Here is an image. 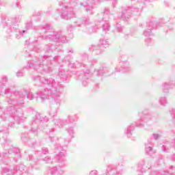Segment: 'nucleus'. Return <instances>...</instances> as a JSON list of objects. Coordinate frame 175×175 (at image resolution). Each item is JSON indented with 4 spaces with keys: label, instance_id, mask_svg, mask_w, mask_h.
Wrapping results in <instances>:
<instances>
[{
    "label": "nucleus",
    "instance_id": "6e6552de",
    "mask_svg": "<svg viewBox=\"0 0 175 175\" xmlns=\"http://www.w3.org/2000/svg\"><path fill=\"white\" fill-rule=\"evenodd\" d=\"M124 163V159H118V165H109L107 168L106 175H123L124 169L121 168Z\"/></svg>",
    "mask_w": 175,
    "mask_h": 175
},
{
    "label": "nucleus",
    "instance_id": "4468645a",
    "mask_svg": "<svg viewBox=\"0 0 175 175\" xmlns=\"http://www.w3.org/2000/svg\"><path fill=\"white\" fill-rule=\"evenodd\" d=\"M146 25L148 29L144 31V35L147 38L146 39H145V42L146 43H147V45L148 46V44L151 43V38H150L149 36H151V31H152L154 28H157V24L154 23V21H150L146 23Z\"/></svg>",
    "mask_w": 175,
    "mask_h": 175
},
{
    "label": "nucleus",
    "instance_id": "37998d69",
    "mask_svg": "<svg viewBox=\"0 0 175 175\" xmlns=\"http://www.w3.org/2000/svg\"><path fill=\"white\" fill-rule=\"evenodd\" d=\"M90 64H88V66H92L94 65H95V64H96V60L95 59H92L91 62H90Z\"/></svg>",
    "mask_w": 175,
    "mask_h": 175
},
{
    "label": "nucleus",
    "instance_id": "f8f14e48",
    "mask_svg": "<svg viewBox=\"0 0 175 175\" xmlns=\"http://www.w3.org/2000/svg\"><path fill=\"white\" fill-rule=\"evenodd\" d=\"M47 121H49V118L46 116H45V118H42L40 116V113H36L31 121V129L30 132L32 133H36L38 132L39 124H40V122H47Z\"/></svg>",
    "mask_w": 175,
    "mask_h": 175
},
{
    "label": "nucleus",
    "instance_id": "aec40b11",
    "mask_svg": "<svg viewBox=\"0 0 175 175\" xmlns=\"http://www.w3.org/2000/svg\"><path fill=\"white\" fill-rule=\"evenodd\" d=\"M145 151H146V154H147V155H149L150 157L155 154V150L152 149V145H151V144H145Z\"/></svg>",
    "mask_w": 175,
    "mask_h": 175
},
{
    "label": "nucleus",
    "instance_id": "20e7f679",
    "mask_svg": "<svg viewBox=\"0 0 175 175\" xmlns=\"http://www.w3.org/2000/svg\"><path fill=\"white\" fill-rule=\"evenodd\" d=\"M138 116L141 117L138 122L136 124H131L126 129L124 133L127 135V137H131V136H132V133L135 131V125L139 126V128H144L146 124H151L152 121L155 120V116H153L151 114L143 115V113L139 112Z\"/></svg>",
    "mask_w": 175,
    "mask_h": 175
},
{
    "label": "nucleus",
    "instance_id": "ea45409f",
    "mask_svg": "<svg viewBox=\"0 0 175 175\" xmlns=\"http://www.w3.org/2000/svg\"><path fill=\"white\" fill-rule=\"evenodd\" d=\"M12 6H13L14 8H21V6H20V2L16 1V3H14L12 4Z\"/></svg>",
    "mask_w": 175,
    "mask_h": 175
},
{
    "label": "nucleus",
    "instance_id": "58836bf2",
    "mask_svg": "<svg viewBox=\"0 0 175 175\" xmlns=\"http://www.w3.org/2000/svg\"><path fill=\"white\" fill-rule=\"evenodd\" d=\"M42 161H44V162H46V163H50L51 159L49 157H46L44 159H42Z\"/></svg>",
    "mask_w": 175,
    "mask_h": 175
},
{
    "label": "nucleus",
    "instance_id": "6e6d98bb",
    "mask_svg": "<svg viewBox=\"0 0 175 175\" xmlns=\"http://www.w3.org/2000/svg\"><path fill=\"white\" fill-rule=\"evenodd\" d=\"M68 53H71V54H72L73 50L72 49L69 50Z\"/></svg>",
    "mask_w": 175,
    "mask_h": 175
},
{
    "label": "nucleus",
    "instance_id": "cd10ccee",
    "mask_svg": "<svg viewBox=\"0 0 175 175\" xmlns=\"http://www.w3.org/2000/svg\"><path fill=\"white\" fill-rule=\"evenodd\" d=\"M12 151H13L14 152H15L16 157H18V158H20V154L18 153V150H17V148H12V149H10V150H8V154H10V152H12Z\"/></svg>",
    "mask_w": 175,
    "mask_h": 175
},
{
    "label": "nucleus",
    "instance_id": "4c0bfd02",
    "mask_svg": "<svg viewBox=\"0 0 175 175\" xmlns=\"http://www.w3.org/2000/svg\"><path fill=\"white\" fill-rule=\"evenodd\" d=\"M42 152L46 155V154H49V149L47 148H42Z\"/></svg>",
    "mask_w": 175,
    "mask_h": 175
},
{
    "label": "nucleus",
    "instance_id": "bb28decb",
    "mask_svg": "<svg viewBox=\"0 0 175 175\" xmlns=\"http://www.w3.org/2000/svg\"><path fill=\"white\" fill-rule=\"evenodd\" d=\"M2 175H13V172L9 168H3L2 170Z\"/></svg>",
    "mask_w": 175,
    "mask_h": 175
},
{
    "label": "nucleus",
    "instance_id": "dca6fc26",
    "mask_svg": "<svg viewBox=\"0 0 175 175\" xmlns=\"http://www.w3.org/2000/svg\"><path fill=\"white\" fill-rule=\"evenodd\" d=\"M175 85V79L170 78L168 82H165L161 85L163 94H167L170 90H173Z\"/></svg>",
    "mask_w": 175,
    "mask_h": 175
},
{
    "label": "nucleus",
    "instance_id": "9b49d317",
    "mask_svg": "<svg viewBox=\"0 0 175 175\" xmlns=\"http://www.w3.org/2000/svg\"><path fill=\"white\" fill-rule=\"evenodd\" d=\"M59 2V6L62 10V18H64V20H69L73 17H75V12H73V9L68 8L66 5L62 3V1L64 0H58Z\"/></svg>",
    "mask_w": 175,
    "mask_h": 175
},
{
    "label": "nucleus",
    "instance_id": "5fc2aeb1",
    "mask_svg": "<svg viewBox=\"0 0 175 175\" xmlns=\"http://www.w3.org/2000/svg\"><path fill=\"white\" fill-rule=\"evenodd\" d=\"M64 62L65 64H70V61L66 59L64 60Z\"/></svg>",
    "mask_w": 175,
    "mask_h": 175
},
{
    "label": "nucleus",
    "instance_id": "ddd939ff",
    "mask_svg": "<svg viewBox=\"0 0 175 175\" xmlns=\"http://www.w3.org/2000/svg\"><path fill=\"white\" fill-rule=\"evenodd\" d=\"M131 12H140V8H135L133 6L126 7L122 11L121 18L124 21H128L130 17L132 16Z\"/></svg>",
    "mask_w": 175,
    "mask_h": 175
},
{
    "label": "nucleus",
    "instance_id": "a19ab883",
    "mask_svg": "<svg viewBox=\"0 0 175 175\" xmlns=\"http://www.w3.org/2000/svg\"><path fill=\"white\" fill-rule=\"evenodd\" d=\"M33 16L36 17H39V16H42V12H36L33 14Z\"/></svg>",
    "mask_w": 175,
    "mask_h": 175
},
{
    "label": "nucleus",
    "instance_id": "de8ad7c7",
    "mask_svg": "<svg viewBox=\"0 0 175 175\" xmlns=\"http://www.w3.org/2000/svg\"><path fill=\"white\" fill-rule=\"evenodd\" d=\"M48 139L49 140V142H53L54 140V137H51V135H49Z\"/></svg>",
    "mask_w": 175,
    "mask_h": 175
},
{
    "label": "nucleus",
    "instance_id": "4be33fe9",
    "mask_svg": "<svg viewBox=\"0 0 175 175\" xmlns=\"http://www.w3.org/2000/svg\"><path fill=\"white\" fill-rule=\"evenodd\" d=\"M29 161H31L30 165L31 166V169H38L37 167L38 162H39V159H32V155H29Z\"/></svg>",
    "mask_w": 175,
    "mask_h": 175
},
{
    "label": "nucleus",
    "instance_id": "2f4dec72",
    "mask_svg": "<svg viewBox=\"0 0 175 175\" xmlns=\"http://www.w3.org/2000/svg\"><path fill=\"white\" fill-rule=\"evenodd\" d=\"M109 9L106 8L104 10V18H103V21H107V20H106V17H109Z\"/></svg>",
    "mask_w": 175,
    "mask_h": 175
},
{
    "label": "nucleus",
    "instance_id": "0eeeda50",
    "mask_svg": "<svg viewBox=\"0 0 175 175\" xmlns=\"http://www.w3.org/2000/svg\"><path fill=\"white\" fill-rule=\"evenodd\" d=\"M20 20H21V16L16 15L14 18L6 17L2 20L1 23L10 29V32H13L17 29V23H20Z\"/></svg>",
    "mask_w": 175,
    "mask_h": 175
},
{
    "label": "nucleus",
    "instance_id": "f257e3e1",
    "mask_svg": "<svg viewBox=\"0 0 175 175\" xmlns=\"http://www.w3.org/2000/svg\"><path fill=\"white\" fill-rule=\"evenodd\" d=\"M4 94L8 95V96H11V98H7L5 100L7 103L12 105V106L8 109L11 116H6L2 108H0V118L10 122L12 124H12H14V122H18V124L25 122V120H27V116L24 113V111L20 108L17 109V107H22L23 105H24V98L27 92L24 90H14V88L12 86L7 88L5 90ZM0 132L9 133L7 128L2 129L0 127Z\"/></svg>",
    "mask_w": 175,
    "mask_h": 175
},
{
    "label": "nucleus",
    "instance_id": "7c9ffc66",
    "mask_svg": "<svg viewBox=\"0 0 175 175\" xmlns=\"http://www.w3.org/2000/svg\"><path fill=\"white\" fill-rule=\"evenodd\" d=\"M25 76V72L19 70L16 72V77H24Z\"/></svg>",
    "mask_w": 175,
    "mask_h": 175
},
{
    "label": "nucleus",
    "instance_id": "c85d7f7f",
    "mask_svg": "<svg viewBox=\"0 0 175 175\" xmlns=\"http://www.w3.org/2000/svg\"><path fill=\"white\" fill-rule=\"evenodd\" d=\"M110 29V25L109 23H106L105 24H103V31L104 32H107Z\"/></svg>",
    "mask_w": 175,
    "mask_h": 175
},
{
    "label": "nucleus",
    "instance_id": "b1692460",
    "mask_svg": "<svg viewBox=\"0 0 175 175\" xmlns=\"http://www.w3.org/2000/svg\"><path fill=\"white\" fill-rule=\"evenodd\" d=\"M88 21H90V19L88 18H83L82 19H79L76 22L75 27H80V24H88Z\"/></svg>",
    "mask_w": 175,
    "mask_h": 175
},
{
    "label": "nucleus",
    "instance_id": "a878e982",
    "mask_svg": "<svg viewBox=\"0 0 175 175\" xmlns=\"http://www.w3.org/2000/svg\"><path fill=\"white\" fill-rule=\"evenodd\" d=\"M8 81V77H3L0 81V88L2 89L5 87V84H6V82Z\"/></svg>",
    "mask_w": 175,
    "mask_h": 175
},
{
    "label": "nucleus",
    "instance_id": "7ed1b4c3",
    "mask_svg": "<svg viewBox=\"0 0 175 175\" xmlns=\"http://www.w3.org/2000/svg\"><path fill=\"white\" fill-rule=\"evenodd\" d=\"M57 152L58 154H56L53 161L58 163L59 166H55L49 170V173L51 175H63L64 174V166H65L66 163V158L65 154H66V151L64 150V148L60 146L56 149Z\"/></svg>",
    "mask_w": 175,
    "mask_h": 175
},
{
    "label": "nucleus",
    "instance_id": "a18cd8bd",
    "mask_svg": "<svg viewBox=\"0 0 175 175\" xmlns=\"http://www.w3.org/2000/svg\"><path fill=\"white\" fill-rule=\"evenodd\" d=\"M90 29H91L90 33L92 32H96V29H98V27L96 26H95Z\"/></svg>",
    "mask_w": 175,
    "mask_h": 175
},
{
    "label": "nucleus",
    "instance_id": "412c9836",
    "mask_svg": "<svg viewBox=\"0 0 175 175\" xmlns=\"http://www.w3.org/2000/svg\"><path fill=\"white\" fill-rule=\"evenodd\" d=\"M91 71L89 69L84 70L83 73H81V75H79V79L81 80H87L90 76H91Z\"/></svg>",
    "mask_w": 175,
    "mask_h": 175
},
{
    "label": "nucleus",
    "instance_id": "79ce46f5",
    "mask_svg": "<svg viewBox=\"0 0 175 175\" xmlns=\"http://www.w3.org/2000/svg\"><path fill=\"white\" fill-rule=\"evenodd\" d=\"M152 136H153V139H154V140H158V139H159V134L154 133L152 135Z\"/></svg>",
    "mask_w": 175,
    "mask_h": 175
},
{
    "label": "nucleus",
    "instance_id": "e433bc0d",
    "mask_svg": "<svg viewBox=\"0 0 175 175\" xmlns=\"http://www.w3.org/2000/svg\"><path fill=\"white\" fill-rule=\"evenodd\" d=\"M21 139L24 142V143H25L27 142V140H28V137L24 134H22Z\"/></svg>",
    "mask_w": 175,
    "mask_h": 175
},
{
    "label": "nucleus",
    "instance_id": "49530a36",
    "mask_svg": "<svg viewBox=\"0 0 175 175\" xmlns=\"http://www.w3.org/2000/svg\"><path fill=\"white\" fill-rule=\"evenodd\" d=\"M90 175H98V171L96 170L91 171V172L90 173Z\"/></svg>",
    "mask_w": 175,
    "mask_h": 175
},
{
    "label": "nucleus",
    "instance_id": "4d7b16f0",
    "mask_svg": "<svg viewBox=\"0 0 175 175\" xmlns=\"http://www.w3.org/2000/svg\"><path fill=\"white\" fill-rule=\"evenodd\" d=\"M45 59H51V57H44Z\"/></svg>",
    "mask_w": 175,
    "mask_h": 175
},
{
    "label": "nucleus",
    "instance_id": "473e14b6",
    "mask_svg": "<svg viewBox=\"0 0 175 175\" xmlns=\"http://www.w3.org/2000/svg\"><path fill=\"white\" fill-rule=\"evenodd\" d=\"M57 109H55V111H53V109H51L50 111H49V116L51 117H55L57 114Z\"/></svg>",
    "mask_w": 175,
    "mask_h": 175
},
{
    "label": "nucleus",
    "instance_id": "09e8293b",
    "mask_svg": "<svg viewBox=\"0 0 175 175\" xmlns=\"http://www.w3.org/2000/svg\"><path fill=\"white\" fill-rule=\"evenodd\" d=\"M59 76H64V77H66V75H64V72H62V71H59Z\"/></svg>",
    "mask_w": 175,
    "mask_h": 175
},
{
    "label": "nucleus",
    "instance_id": "9d476101",
    "mask_svg": "<svg viewBox=\"0 0 175 175\" xmlns=\"http://www.w3.org/2000/svg\"><path fill=\"white\" fill-rule=\"evenodd\" d=\"M29 68H30V69H34V70H36L38 73H43V72L49 73V72H50V67L43 66V64H42V60L40 59L36 61L33 60L29 64Z\"/></svg>",
    "mask_w": 175,
    "mask_h": 175
},
{
    "label": "nucleus",
    "instance_id": "f3484780",
    "mask_svg": "<svg viewBox=\"0 0 175 175\" xmlns=\"http://www.w3.org/2000/svg\"><path fill=\"white\" fill-rule=\"evenodd\" d=\"M151 162L146 160L141 161L138 164V169L141 173H146L147 170L151 169Z\"/></svg>",
    "mask_w": 175,
    "mask_h": 175
},
{
    "label": "nucleus",
    "instance_id": "e2e57ef3",
    "mask_svg": "<svg viewBox=\"0 0 175 175\" xmlns=\"http://www.w3.org/2000/svg\"><path fill=\"white\" fill-rule=\"evenodd\" d=\"M67 59H69V57H68Z\"/></svg>",
    "mask_w": 175,
    "mask_h": 175
},
{
    "label": "nucleus",
    "instance_id": "13d9d810",
    "mask_svg": "<svg viewBox=\"0 0 175 175\" xmlns=\"http://www.w3.org/2000/svg\"><path fill=\"white\" fill-rule=\"evenodd\" d=\"M124 38L126 39L128 38V35H125Z\"/></svg>",
    "mask_w": 175,
    "mask_h": 175
},
{
    "label": "nucleus",
    "instance_id": "5701e85b",
    "mask_svg": "<svg viewBox=\"0 0 175 175\" xmlns=\"http://www.w3.org/2000/svg\"><path fill=\"white\" fill-rule=\"evenodd\" d=\"M159 103L161 105V106H167V103H169V102L167 101V97L165 96H161L159 98Z\"/></svg>",
    "mask_w": 175,
    "mask_h": 175
},
{
    "label": "nucleus",
    "instance_id": "bf43d9fd",
    "mask_svg": "<svg viewBox=\"0 0 175 175\" xmlns=\"http://www.w3.org/2000/svg\"><path fill=\"white\" fill-rule=\"evenodd\" d=\"M174 144H175V142H174V143H172V145H173V146H174Z\"/></svg>",
    "mask_w": 175,
    "mask_h": 175
},
{
    "label": "nucleus",
    "instance_id": "052dcab7",
    "mask_svg": "<svg viewBox=\"0 0 175 175\" xmlns=\"http://www.w3.org/2000/svg\"><path fill=\"white\" fill-rule=\"evenodd\" d=\"M14 159H15L16 161H17V158L15 157Z\"/></svg>",
    "mask_w": 175,
    "mask_h": 175
},
{
    "label": "nucleus",
    "instance_id": "a211bd4d",
    "mask_svg": "<svg viewBox=\"0 0 175 175\" xmlns=\"http://www.w3.org/2000/svg\"><path fill=\"white\" fill-rule=\"evenodd\" d=\"M109 72H110V70L107 67H102L94 70L96 76L98 77L100 76H109Z\"/></svg>",
    "mask_w": 175,
    "mask_h": 175
},
{
    "label": "nucleus",
    "instance_id": "864d4df0",
    "mask_svg": "<svg viewBox=\"0 0 175 175\" xmlns=\"http://www.w3.org/2000/svg\"><path fill=\"white\" fill-rule=\"evenodd\" d=\"M82 84H83V85H84L85 87L87 86V81H83L82 82Z\"/></svg>",
    "mask_w": 175,
    "mask_h": 175
},
{
    "label": "nucleus",
    "instance_id": "603ef678",
    "mask_svg": "<svg viewBox=\"0 0 175 175\" xmlns=\"http://www.w3.org/2000/svg\"><path fill=\"white\" fill-rule=\"evenodd\" d=\"M23 167H24V165H21L19 166V170H20L21 172H23V170H21Z\"/></svg>",
    "mask_w": 175,
    "mask_h": 175
},
{
    "label": "nucleus",
    "instance_id": "f03ea898",
    "mask_svg": "<svg viewBox=\"0 0 175 175\" xmlns=\"http://www.w3.org/2000/svg\"><path fill=\"white\" fill-rule=\"evenodd\" d=\"M32 79L38 87H46L43 91L37 92V99L40 98L43 101L52 98L56 105H61V102H62L61 98L62 85L59 82H56L53 78L45 79L40 76H33Z\"/></svg>",
    "mask_w": 175,
    "mask_h": 175
},
{
    "label": "nucleus",
    "instance_id": "f704fd0d",
    "mask_svg": "<svg viewBox=\"0 0 175 175\" xmlns=\"http://www.w3.org/2000/svg\"><path fill=\"white\" fill-rule=\"evenodd\" d=\"M27 99H29V100H32L33 99V94L31 92H29L27 94Z\"/></svg>",
    "mask_w": 175,
    "mask_h": 175
},
{
    "label": "nucleus",
    "instance_id": "680f3d73",
    "mask_svg": "<svg viewBox=\"0 0 175 175\" xmlns=\"http://www.w3.org/2000/svg\"><path fill=\"white\" fill-rule=\"evenodd\" d=\"M171 169H173V166H171Z\"/></svg>",
    "mask_w": 175,
    "mask_h": 175
},
{
    "label": "nucleus",
    "instance_id": "393cba45",
    "mask_svg": "<svg viewBox=\"0 0 175 175\" xmlns=\"http://www.w3.org/2000/svg\"><path fill=\"white\" fill-rule=\"evenodd\" d=\"M169 115L171 118L172 122H173V124H175V108L174 107L170 108L169 109Z\"/></svg>",
    "mask_w": 175,
    "mask_h": 175
},
{
    "label": "nucleus",
    "instance_id": "c756f323",
    "mask_svg": "<svg viewBox=\"0 0 175 175\" xmlns=\"http://www.w3.org/2000/svg\"><path fill=\"white\" fill-rule=\"evenodd\" d=\"M115 29L117 32H122V26L120 23H116L115 25Z\"/></svg>",
    "mask_w": 175,
    "mask_h": 175
},
{
    "label": "nucleus",
    "instance_id": "c9c22d12",
    "mask_svg": "<svg viewBox=\"0 0 175 175\" xmlns=\"http://www.w3.org/2000/svg\"><path fill=\"white\" fill-rule=\"evenodd\" d=\"M27 33V31L25 30H23L22 31H19V36H16V39H19L21 37L24 36L23 33Z\"/></svg>",
    "mask_w": 175,
    "mask_h": 175
},
{
    "label": "nucleus",
    "instance_id": "6ab92c4d",
    "mask_svg": "<svg viewBox=\"0 0 175 175\" xmlns=\"http://www.w3.org/2000/svg\"><path fill=\"white\" fill-rule=\"evenodd\" d=\"M131 70H132V69L131 68V66H129V63L128 62L123 63L120 68L118 67L116 68V72H122L123 73H129Z\"/></svg>",
    "mask_w": 175,
    "mask_h": 175
},
{
    "label": "nucleus",
    "instance_id": "c03bdc74",
    "mask_svg": "<svg viewBox=\"0 0 175 175\" xmlns=\"http://www.w3.org/2000/svg\"><path fill=\"white\" fill-rule=\"evenodd\" d=\"M31 27H32V23L31 22L27 23L26 24V28H27V29H29V28H31Z\"/></svg>",
    "mask_w": 175,
    "mask_h": 175
},
{
    "label": "nucleus",
    "instance_id": "423d86ee",
    "mask_svg": "<svg viewBox=\"0 0 175 175\" xmlns=\"http://www.w3.org/2000/svg\"><path fill=\"white\" fill-rule=\"evenodd\" d=\"M51 26L50 25H44L42 26V32L46 33L45 36H42L44 40H52L53 42H62V43H66L68 40L66 37L62 34H59L57 32L50 31Z\"/></svg>",
    "mask_w": 175,
    "mask_h": 175
},
{
    "label": "nucleus",
    "instance_id": "2eb2a0df",
    "mask_svg": "<svg viewBox=\"0 0 175 175\" xmlns=\"http://www.w3.org/2000/svg\"><path fill=\"white\" fill-rule=\"evenodd\" d=\"M100 43L101 44L100 46H95L93 45L91 47L89 48V50L90 51H95L96 54L99 55L100 53H102V51L103 50V47L106 49V47H109V41L105 39H100Z\"/></svg>",
    "mask_w": 175,
    "mask_h": 175
},
{
    "label": "nucleus",
    "instance_id": "8fccbe9b",
    "mask_svg": "<svg viewBox=\"0 0 175 175\" xmlns=\"http://www.w3.org/2000/svg\"><path fill=\"white\" fill-rule=\"evenodd\" d=\"M73 28V26L72 25H69L68 27H67V29L68 31H72V29Z\"/></svg>",
    "mask_w": 175,
    "mask_h": 175
},
{
    "label": "nucleus",
    "instance_id": "1a4fd4ad",
    "mask_svg": "<svg viewBox=\"0 0 175 175\" xmlns=\"http://www.w3.org/2000/svg\"><path fill=\"white\" fill-rule=\"evenodd\" d=\"M81 6L86 8V12L89 14H92V6L95 5L96 2H103L105 0H79ZM113 8H116V5L118 0H111Z\"/></svg>",
    "mask_w": 175,
    "mask_h": 175
},
{
    "label": "nucleus",
    "instance_id": "39448f33",
    "mask_svg": "<svg viewBox=\"0 0 175 175\" xmlns=\"http://www.w3.org/2000/svg\"><path fill=\"white\" fill-rule=\"evenodd\" d=\"M76 121H77L76 116L70 115L68 116L67 119L62 120L61 118H56L53 120L54 124H55L57 126H59V128H62V126H65V125H68L66 129V131L70 137H73V135H75V126H76Z\"/></svg>",
    "mask_w": 175,
    "mask_h": 175
},
{
    "label": "nucleus",
    "instance_id": "3c124183",
    "mask_svg": "<svg viewBox=\"0 0 175 175\" xmlns=\"http://www.w3.org/2000/svg\"><path fill=\"white\" fill-rule=\"evenodd\" d=\"M55 129H52L51 130H49V135H51V133H53V132H55Z\"/></svg>",
    "mask_w": 175,
    "mask_h": 175
},
{
    "label": "nucleus",
    "instance_id": "72a5a7b5",
    "mask_svg": "<svg viewBox=\"0 0 175 175\" xmlns=\"http://www.w3.org/2000/svg\"><path fill=\"white\" fill-rule=\"evenodd\" d=\"M163 152H167L169 151V146L168 145H163L161 147Z\"/></svg>",
    "mask_w": 175,
    "mask_h": 175
}]
</instances>
